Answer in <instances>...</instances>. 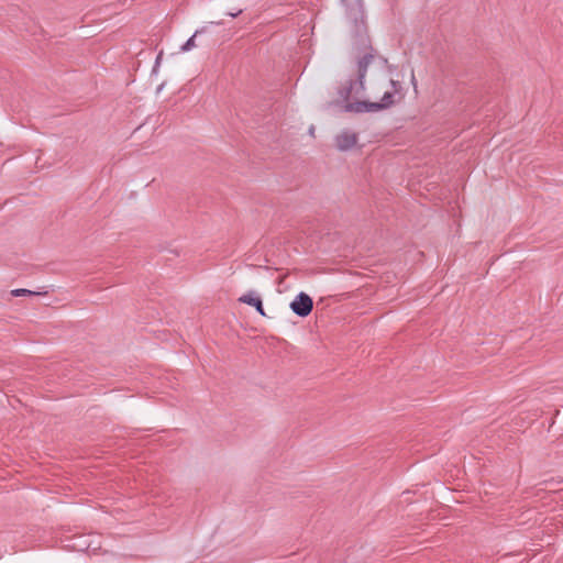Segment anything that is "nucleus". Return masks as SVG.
I'll return each instance as SVG.
<instances>
[{
	"instance_id": "6e6552de",
	"label": "nucleus",
	"mask_w": 563,
	"mask_h": 563,
	"mask_svg": "<svg viewBox=\"0 0 563 563\" xmlns=\"http://www.w3.org/2000/svg\"><path fill=\"white\" fill-rule=\"evenodd\" d=\"M161 57H162V53H159V55L157 56V59H156V63H157V64L159 63Z\"/></svg>"
},
{
	"instance_id": "423d86ee",
	"label": "nucleus",
	"mask_w": 563,
	"mask_h": 563,
	"mask_svg": "<svg viewBox=\"0 0 563 563\" xmlns=\"http://www.w3.org/2000/svg\"><path fill=\"white\" fill-rule=\"evenodd\" d=\"M354 16L355 22L364 23L365 20V11L362 4H358L357 8L351 9L350 15Z\"/></svg>"
},
{
	"instance_id": "7ed1b4c3",
	"label": "nucleus",
	"mask_w": 563,
	"mask_h": 563,
	"mask_svg": "<svg viewBox=\"0 0 563 563\" xmlns=\"http://www.w3.org/2000/svg\"><path fill=\"white\" fill-rule=\"evenodd\" d=\"M336 146L340 151H347L357 143V135L351 131H342L335 139Z\"/></svg>"
},
{
	"instance_id": "39448f33",
	"label": "nucleus",
	"mask_w": 563,
	"mask_h": 563,
	"mask_svg": "<svg viewBox=\"0 0 563 563\" xmlns=\"http://www.w3.org/2000/svg\"><path fill=\"white\" fill-rule=\"evenodd\" d=\"M11 296L13 297H21V296H46L47 291H33L25 288H18L11 290Z\"/></svg>"
},
{
	"instance_id": "20e7f679",
	"label": "nucleus",
	"mask_w": 563,
	"mask_h": 563,
	"mask_svg": "<svg viewBox=\"0 0 563 563\" xmlns=\"http://www.w3.org/2000/svg\"><path fill=\"white\" fill-rule=\"evenodd\" d=\"M239 301L254 307L263 317L266 316L261 297L255 295L254 292L250 291L247 294L242 295L239 298Z\"/></svg>"
},
{
	"instance_id": "f03ea898",
	"label": "nucleus",
	"mask_w": 563,
	"mask_h": 563,
	"mask_svg": "<svg viewBox=\"0 0 563 563\" xmlns=\"http://www.w3.org/2000/svg\"><path fill=\"white\" fill-rule=\"evenodd\" d=\"M290 308L296 314L306 317L311 312L313 301L308 295L300 292L290 303Z\"/></svg>"
},
{
	"instance_id": "f257e3e1",
	"label": "nucleus",
	"mask_w": 563,
	"mask_h": 563,
	"mask_svg": "<svg viewBox=\"0 0 563 563\" xmlns=\"http://www.w3.org/2000/svg\"><path fill=\"white\" fill-rule=\"evenodd\" d=\"M372 57L365 56L358 63V78L346 82L339 91L338 103L345 111L377 112L386 109L400 98V84L387 76H380L368 87L367 98L364 97V77Z\"/></svg>"
},
{
	"instance_id": "0eeeda50",
	"label": "nucleus",
	"mask_w": 563,
	"mask_h": 563,
	"mask_svg": "<svg viewBox=\"0 0 563 563\" xmlns=\"http://www.w3.org/2000/svg\"><path fill=\"white\" fill-rule=\"evenodd\" d=\"M196 47V41H195V35L191 36L186 43L185 45L183 46V51H189L191 48Z\"/></svg>"
}]
</instances>
